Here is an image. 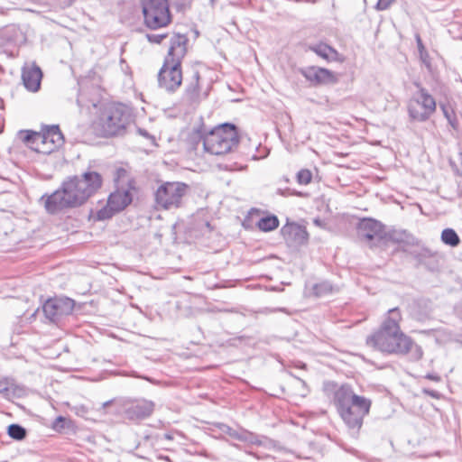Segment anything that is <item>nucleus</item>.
Segmentation results:
<instances>
[{
  "label": "nucleus",
  "instance_id": "obj_7",
  "mask_svg": "<svg viewBox=\"0 0 462 462\" xmlns=\"http://www.w3.org/2000/svg\"><path fill=\"white\" fill-rule=\"evenodd\" d=\"M20 136L30 149L42 154H51L64 143V136L57 125L43 126L39 132L23 130Z\"/></svg>",
  "mask_w": 462,
  "mask_h": 462
},
{
  "label": "nucleus",
  "instance_id": "obj_18",
  "mask_svg": "<svg viewBox=\"0 0 462 462\" xmlns=\"http://www.w3.org/2000/svg\"><path fill=\"white\" fill-rule=\"evenodd\" d=\"M310 50L328 62L343 63L346 60V57L343 54L325 42L310 46Z\"/></svg>",
  "mask_w": 462,
  "mask_h": 462
},
{
  "label": "nucleus",
  "instance_id": "obj_5",
  "mask_svg": "<svg viewBox=\"0 0 462 462\" xmlns=\"http://www.w3.org/2000/svg\"><path fill=\"white\" fill-rule=\"evenodd\" d=\"M131 109L121 102L106 104L98 116L90 125L94 136L98 138H112L122 134L131 119Z\"/></svg>",
  "mask_w": 462,
  "mask_h": 462
},
{
  "label": "nucleus",
  "instance_id": "obj_17",
  "mask_svg": "<svg viewBox=\"0 0 462 462\" xmlns=\"http://www.w3.org/2000/svg\"><path fill=\"white\" fill-rule=\"evenodd\" d=\"M42 79V71L35 64L25 66L22 70L23 85L31 92H37L40 89Z\"/></svg>",
  "mask_w": 462,
  "mask_h": 462
},
{
  "label": "nucleus",
  "instance_id": "obj_12",
  "mask_svg": "<svg viewBox=\"0 0 462 462\" xmlns=\"http://www.w3.org/2000/svg\"><path fill=\"white\" fill-rule=\"evenodd\" d=\"M188 36L186 34L174 33L171 38L170 46L163 62L181 66L182 60L188 53Z\"/></svg>",
  "mask_w": 462,
  "mask_h": 462
},
{
  "label": "nucleus",
  "instance_id": "obj_21",
  "mask_svg": "<svg viewBox=\"0 0 462 462\" xmlns=\"http://www.w3.org/2000/svg\"><path fill=\"white\" fill-rule=\"evenodd\" d=\"M439 106L451 127L457 129L458 121L455 112V102L446 99L444 102H439Z\"/></svg>",
  "mask_w": 462,
  "mask_h": 462
},
{
  "label": "nucleus",
  "instance_id": "obj_30",
  "mask_svg": "<svg viewBox=\"0 0 462 462\" xmlns=\"http://www.w3.org/2000/svg\"><path fill=\"white\" fill-rule=\"evenodd\" d=\"M457 314L462 319V304L456 308Z\"/></svg>",
  "mask_w": 462,
  "mask_h": 462
},
{
  "label": "nucleus",
  "instance_id": "obj_22",
  "mask_svg": "<svg viewBox=\"0 0 462 462\" xmlns=\"http://www.w3.org/2000/svg\"><path fill=\"white\" fill-rule=\"evenodd\" d=\"M280 221L274 215H267L261 217L256 223V226L263 232H271L279 226Z\"/></svg>",
  "mask_w": 462,
  "mask_h": 462
},
{
  "label": "nucleus",
  "instance_id": "obj_26",
  "mask_svg": "<svg viewBox=\"0 0 462 462\" xmlns=\"http://www.w3.org/2000/svg\"><path fill=\"white\" fill-rule=\"evenodd\" d=\"M313 174L309 169H301L296 175L297 182L300 185H309L312 181Z\"/></svg>",
  "mask_w": 462,
  "mask_h": 462
},
{
  "label": "nucleus",
  "instance_id": "obj_3",
  "mask_svg": "<svg viewBox=\"0 0 462 462\" xmlns=\"http://www.w3.org/2000/svg\"><path fill=\"white\" fill-rule=\"evenodd\" d=\"M114 182L115 190L108 195L105 204L90 212L89 220L100 222L111 219L131 205L134 196L139 191L138 183L128 168H116Z\"/></svg>",
  "mask_w": 462,
  "mask_h": 462
},
{
  "label": "nucleus",
  "instance_id": "obj_31",
  "mask_svg": "<svg viewBox=\"0 0 462 462\" xmlns=\"http://www.w3.org/2000/svg\"><path fill=\"white\" fill-rule=\"evenodd\" d=\"M418 45H419V49H420V56L422 57V54H423V46L421 45V42H420V39L418 38Z\"/></svg>",
  "mask_w": 462,
  "mask_h": 462
},
{
  "label": "nucleus",
  "instance_id": "obj_9",
  "mask_svg": "<svg viewBox=\"0 0 462 462\" xmlns=\"http://www.w3.org/2000/svg\"><path fill=\"white\" fill-rule=\"evenodd\" d=\"M143 13L145 25L152 30L166 27L171 22L168 2H145Z\"/></svg>",
  "mask_w": 462,
  "mask_h": 462
},
{
  "label": "nucleus",
  "instance_id": "obj_33",
  "mask_svg": "<svg viewBox=\"0 0 462 462\" xmlns=\"http://www.w3.org/2000/svg\"><path fill=\"white\" fill-rule=\"evenodd\" d=\"M434 380H435V382H436V381L439 380V376H437V375H435Z\"/></svg>",
  "mask_w": 462,
  "mask_h": 462
},
{
  "label": "nucleus",
  "instance_id": "obj_28",
  "mask_svg": "<svg viewBox=\"0 0 462 462\" xmlns=\"http://www.w3.org/2000/svg\"><path fill=\"white\" fill-rule=\"evenodd\" d=\"M166 38H167V34L166 33H163V34H147V40L151 43L160 44Z\"/></svg>",
  "mask_w": 462,
  "mask_h": 462
},
{
  "label": "nucleus",
  "instance_id": "obj_2",
  "mask_svg": "<svg viewBox=\"0 0 462 462\" xmlns=\"http://www.w3.org/2000/svg\"><path fill=\"white\" fill-rule=\"evenodd\" d=\"M402 314L398 308L389 310L380 328L367 337L365 343L385 354L405 355L414 346L412 339L401 328Z\"/></svg>",
  "mask_w": 462,
  "mask_h": 462
},
{
  "label": "nucleus",
  "instance_id": "obj_24",
  "mask_svg": "<svg viewBox=\"0 0 462 462\" xmlns=\"http://www.w3.org/2000/svg\"><path fill=\"white\" fill-rule=\"evenodd\" d=\"M72 425V421L63 416L57 417L52 424L51 429L57 432H62L66 428H69Z\"/></svg>",
  "mask_w": 462,
  "mask_h": 462
},
{
  "label": "nucleus",
  "instance_id": "obj_16",
  "mask_svg": "<svg viewBox=\"0 0 462 462\" xmlns=\"http://www.w3.org/2000/svg\"><path fill=\"white\" fill-rule=\"evenodd\" d=\"M154 403L147 400H137L131 403L125 411L126 417L131 420H138L147 418L152 414Z\"/></svg>",
  "mask_w": 462,
  "mask_h": 462
},
{
  "label": "nucleus",
  "instance_id": "obj_10",
  "mask_svg": "<svg viewBox=\"0 0 462 462\" xmlns=\"http://www.w3.org/2000/svg\"><path fill=\"white\" fill-rule=\"evenodd\" d=\"M183 81L182 68L180 65L162 63L158 73V85L169 93L176 92Z\"/></svg>",
  "mask_w": 462,
  "mask_h": 462
},
{
  "label": "nucleus",
  "instance_id": "obj_19",
  "mask_svg": "<svg viewBox=\"0 0 462 462\" xmlns=\"http://www.w3.org/2000/svg\"><path fill=\"white\" fill-rule=\"evenodd\" d=\"M427 101L425 98L423 102L415 100L410 104V113L414 119L425 120L433 113L432 101L430 100V104H425Z\"/></svg>",
  "mask_w": 462,
  "mask_h": 462
},
{
  "label": "nucleus",
  "instance_id": "obj_13",
  "mask_svg": "<svg viewBox=\"0 0 462 462\" xmlns=\"http://www.w3.org/2000/svg\"><path fill=\"white\" fill-rule=\"evenodd\" d=\"M301 74L313 86L333 85L338 81L337 73L318 66H310L302 69Z\"/></svg>",
  "mask_w": 462,
  "mask_h": 462
},
{
  "label": "nucleus",
  "instance_id": "obj_34",
  "mask_svg": "<svg viewBox=\"0 0 462 462\" xmlns=\"http://www.w3.org/2000/svg\"><path fill=\"white\" fill-rule=\"evenodd\" d=\"M434 397H435V398H438V397H439V395H438V393H437L436 392H435Z\"/></svg>",
  "mask_w": 462,
  "mask_h": 462
},
{
  "label": "nucleus",
  "instance_id": "obj_4",
  "mask_svg": "<svg viewBox=\"0 0 462 462\" xmlns=\"http://www.w3.org/2000/svg\"><path fill=\"white\" fill-rule=\"evenodd\" d=\"M328 390L330 392L336 411L346 426L349 430L359 431L365 417L370 412L371 400L356 394L347 383L331 384Z\"/></svg>",
  "mask_w": 462,
  "mask_h": 462
},
{
  "label": "nucleus",
  "instance_id": "obj_6",
  "mask_svg": "<svg viewBox=\"0 0 462 462\" xmlns=\"http://www.w3.org/2000/svg\"><path fill=\"white\" fill-rule=\"evenodd\" d=\"M196 133L202 143L204 152L214 156H224L233 152L240 142L236 125L230 123L217 125L209 130L200 126Z\"/></svg>",
  "mask_w": 462,
  "mask_h": 462
},
{
  "label": "nucleus",
  "instance_id": "obj_32",
  "mask_svg": "<svg viewBox=\"0 0 462 462\" xmlns=\"http://www.w3.org/2000/svg\"><path fill=\"white\" fill-rule=\"evenodd\" d=\"M91 102H92V106H93L94 107H97V105H98V103H99V100L92 99V100H91Z\"/></svg>",
  "mask_w": 462,
  "mask_h": 462
},
{
  "label": "nucleus",
  "instance_id": "obj_11",
  "mask_svg": "<svg viewBox=\"0 0 462 462\" xmlns=\"http://www.w3.org/2000/svg\"><path fill=\"white\" fill-rule=\"evenodd\" d=\"M75 301L68 297H54L48 299L42 305L45 316L54 321L60 317L72 313Z\"/></svg>",
  "mask_w": 462,
  "mask_h": 462
},
{
  "label": "nucleus",
  "instance_id": "obj_15",
  "mask_svg": "<svg viewBox=\"0 0 462 462\" xmlns=\"http://www.w3.org/2000/svg\"><path fill=\"white\" fill-rule=\"evenodd\" d=\"M358 236L367 241L383 238L384 235L383 225L373 218H363L357 226Z\"/></svg>",
  "mask_w": 462,
  "mask_h": 462
},
{
  "label": "nucleus",
  "instance_id": "obj_27",
  "mask_svg": "<svg viewBox=\"0 0 462 462\" xmlns=\"http://www.w3.org/2000/svg\"><path fill=\"white\" fill-rule=\"evenodd\" d=\"M449 164L455 173L462 177V152H459L455 159L449 160Z\"/></svg>",
  "mask_w": 462,
  "mask_h": 462
},
{
  "label": "nucleus",
  "instance_id": "obj_23",
  "mask_svg": "<svg viewBox=\"0 0 462 462\" xmlns=\"http://www.w3.org/2000/svg\"><path fill=\"white\" fill-rule=\"evenodd\" d=\"M441 241L447 245L455 247L459 245L460 238L454 229L445 228L441 233Z\"/></svg>",
  "mask_w": 462,
  "mask_h": 462
},
{
  "label": "nucleus",
  "instance_id": "obj_25",
  "mask_svg": "<svg viewBox=\"0 0 462 462\" xmlns=\"http://www.w3.org/2000/svg\"><path fill=\"white\" fill-rule=\"evenodd\" d=\"M8 435L16 440H22L26 436L25 430L17 424H12L8 427Z\"/></svg>",
  "mask_w": 462,
  "mask_h": 462
},
{
  "label": "nucleus",
  "instance_id": "obj_29",
  "mask_svg": "<svg viewBox=\"0 0 462 462\" xmlns=\"http://www.w3.org/2000/svg\"><path fill=\"white\" fill-rule=\"evenodd\" d=\"M391 2H381L378 1L376 4V9H386L389 7Z\"/></svg>",
  "mask_w": 462,
  "mask_h": 462
},
{
  "label": "nucleus",
  "instance_id": "obj_8",
  "mask_svg": "<svg viewBox=\"0 0 462 462\" xmlns=\"http://www.w3.org/2000/svg\"><path fill=\"white\" fill-rule=\"evenodd\" d=\"M189 193V185L183 181H163L154 192V203L158 209H177L182 207Z\"/></svg>",
  "mask_w": 462,
  "mask_h": 462
},
{
  "label": "nucleus",
  "instance_id": "obj_20",
  "mask_svg": "<svg viewBox=\"0 0 462 462\" xmlns=\"http://www.w3.org/2000/svg\"><path fill=\"white\" fill-rule=\"evenodd\" d=\"M199 73H194L191 81L188 84L184 97L189 101H198L200 98Z\"/></svg>",
  "mask_w": 462,
  "mask_h": 462
},
{
  "label": "nucleus",
  "instance_id": "obj_14",
  "mask_svg": "<svg viewBox=\"0 0 462 462\" xmlns=\"http://www.w3.org/2000/svg\"><path fill=\"white\" fill-rule=\"evenodd\" d=\"M281 235L286 244L291 246L304 245L309 239L305 226L294 222H287L281 228Z\"/></svg>",
  "mask_w": 462,
  "mask_h": 462
},
{
  "label": "nucleus",
  "instance_id": "obj_1",
  "mask_svg": "<svg viewBox=\"0 0 462 462\" xmlns=\"http://www.w3.org/2000/svg\"><path fill=\"white\" fill-rule=\"evenodd\" d=\"M103 186V178L97 171H87L63 181L61 187L45 200V208L51 214L84 205Z\"/></svg>",
  "mask_w": 462,
  "mask_h": 462
}]
</instances>
